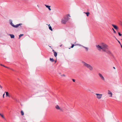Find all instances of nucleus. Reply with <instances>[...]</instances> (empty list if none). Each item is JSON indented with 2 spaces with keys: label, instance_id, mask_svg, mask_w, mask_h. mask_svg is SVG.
Listing matches in <instances>:
<instances>
[{
  "label": "nucleus",
  "instance_id": "nucleus-31",
  "mask_svg": "<svg viewBox=\"0 0 122 122\" xmlns=\"http://www.w3.org/2000/svg\"><path fill=\"white\" fill-rule=\"evenodd\" d=\"M68 16L70 17V16L69 14H68L67 15V17H68Z\"/></svg>",
  "mask_w": 122,
  "mask_h": 122
},
{
  "label": "nucleus",
  "instance_id": "nucleus-2",
  "mask_svg": "<svg viewBox=\"0 0 122 122\" xmlns=\"http://www.w3.org/2000/svg\"><path fill=\"white\" fill-rule=\"evenodd\" d=\"M82 63L83 64V66L88 68L90 71H92L93 70V68L92 66L88 64L86 62L82 61Z\"/></svg>",
  "mask_w": 122,
  "mask_h": 122
},
{
  "label": "nucleus",
  "instance_id": "nucleus-13",
  "mask_svg": "<svg viewBox=\"0 0 122 122\" xmlns=\"http://www.w3.org/2000/svg\"><path fill=\"white\" fill-rule=\"evenodd\" d=\"M54 56L55 57H56V56H57V53L55 51H54Z\"/></svg>",
  "mask_w": 122,
  "mask_h": 122
},
{
  "label": "nucleus",
  "instance_id": "nucleus-5",
  "mask_svg": "<svg viewBox=\"0 0 122 122\" xmlns=\"http://www.w3.org/2000/svg\"><path fill=\"white\" fill-rule=\"evenodd\" d=\"M98 74L100 79L102 80L103 81H105V78L102 74L100 73H99Z\"/></svg>",
  "mask_w": 122,
  "mask_h": 122
},
{
  "label": "nucleus",
  "instance_id": "nucleus-16",
  "mask_svg": "<svg viewBox=\"0 0 122 122\" xmlns=\"http://www.w3.org/2000/svg\"><path fill=\"white\" fill-rule=\"evenodd\" d=\"M84 13L87 16H89V12H84Z\"/></svg>",
  "mask_w": 122,
  "mask_h": 122
},
{
  "label": "nucleus",
  "instance_id": "nucleus-30",
  "mask_svg": "<svg viewBox=\"0 0 122 122\" xmlns=\"http://www.w3.org/2000/svg\"><path fill=\"white\" fill-rule=\"evenodd\" d=\"M5 95V93L3 94V98H4V96Z\"/></svg>",
  "mask_w": 122,
  "mask_h": 122
},
{
  "label": "nucleus",
  "instance_id": "nucleus-18",
  "mask_svg": "<svg viewBox=\"0 0 122 122\" xmlns=\"http://www.w3.org/2000/svg\"><path fill=\"white\" fill-rule=\"evenodd\" d=\"M49 29L51 31H52V28L51 27V26H49Z\"/></svg>",
  "mask_w": 122,
  "mask_h": 122
},
{
  "label": "nucleus",
  "instance_id": "nucleus-32",
  "mask_svg": "<svg viewBox=\"0 0 122 122\" xmlns=\"http://www.w3.org/2000/svg\"><path fill=\"white\" fill-rule=\"evenodd\" d=\"M49 27V26H51L50 25V24H49V25H48Z\"/></svg>",
  "mask_w": 122,
  "mask_h": 122
},
{
  "label": "nucleus",
  "instance_id": "nucleus-17",
  "mask_svg": "<svg viewBox=\"0 0 122 122\" xmlns=\"http://www.w3.org/2000/svg\"><path fill=\"white\" fill-rule=\"evenodd\" d=\"M0 115L3 118L5 119V118L3 115L1 114H0Z\"/></svg>",
  "mask_w": 122,
  "mask_h": 122
},
{
  "label": "nucleus",
  "instance_id": "nucleus-27",
  "mask_svg": "<svg viewBox=\"0 0 122 122\" xmlns=\"http://www.w3.org/2000/svg\"><path fill=\"white\" fill-rule=\"evenodd\" d=\"M61 76H66L64 74H63V75H61Z\"/></svg>",
  "mask_w": 122,
  "mask_h": 122
},
{
  "label": "nucleus",
  "instance_id": "nucleus-15",
  "mask_svg": "<svg viewBox=\"0 0 122 122\" xmlns=\"http://www.w3.org/2000/svg\"><path fill=\"white\" fill-rule=\"evenodd\" d=\"M82 47L84 48L86 51H87L88 50V47H85L83 46H82Z\"/></svg>",
  "mask_w": 122,
  "mask_h": 122
},
{
  "label": "nucleus",
  "instance_id": "nucleus-39",
  "mask_svg": "<svg viewBox=\"0 0 122 122\" xmlns=\"http://www.w3.org/2000/svg\"><path fill=\"white\" fill-rule=\"evenodd\" d=\"M56 61H55V63H56Z\"/></svg>",
  "mask_w": 122,
  "mask_h": 122
},
{
  "label": "nucleus",
  "instance_id": "nucleus-36",
  "mask_svg": "<svg viewBox=\"0 0 122 122\" xmlns=\"http://www.w3.org/2000/svg\"><path fill=\"white\" fill-rule=\"evenodd\" d=\"M118 42H119V43L120 44V42L119 41H118Z\"/></svg>",
  "mask_w": 122,
  "mask_h": 122
},
{
  "label": "nucleus",
  "instance_id": "nucleus-19",
  "mask_svg": "<svg viewBox=\"0 0 122 122\" xmlns=\"http://www.w3.org/2000/svg\"><path fill=\"white\" fill-rule=\"evenodd\" d=\"M21 114L22 115H24V112L22 111H21Z\"/></svg>",
  "mask_w": 122,
  "mask_h": 122
},
{
  "label": "nucleus",
  "instance_id": "nucleus-11",
  "mask_svg": "<svg viewBox=\"0 0 122 122\" xmlns=\"http://www.w3.org/2000/svg\"><path fill=\"white\" fill-rule=\"evenodd\" d=\"M45 5L46 7L48 9H49V10H51V9L50 8V7H51L50 6L47 5Z\"/></svg>",
  "mask_w": 122,
  "mask_h": 122
},
{
  "label": "nucleus",
  "instance_id": "nucleus-28",
  "mask_svg": "<svg viewBox=\"0 0 122 122\" xmlns=\"http://www.w3.org/2000/svg\"><path fill=\"white\" fill-rule=\"evenodd\" d=\"M0 88L1 89L2 88V87L0 85Z\"/></svg>",
  "mask_w": 122,
  "mask_h": 122
},
{
  "label": "nucleus",
  "instance_id": "nucleus-9",
  "mask_svg": "<svg viewBox=\"0 0 122 122\" xmlns=\"http://www.w3.org/2000/svg\"><path fill=\"white\" fill-rule=\"evenodd\" d=\"M10 24L13 27L14 25L12 23V21L11 20H9Z\"/></svg>",
  "mask_w": 122,
  "mask_h": 122
},
{
  "label": "nucleus",
  "instance_id": "nucleus-40",
  "mask_svg": "<svg viewBox=\"0 0 122 122\" xmlns=\"http://www.w3.org/2000/svg\"><path fill=\"white\" fill-rule=\"evenodd\" d=\"M62 45H60V46H61Z\"/></svg>",
  "mask_w": 122,
  "mask_h": 122
},
{
  "label": "nucleus",
  "instance_id": "nucleus-42",
  "mask_svg": "<svg viewBox=\"0 0 122 122\" xmlns=\"http://www.w3.org/2000/svg\"><path fill=\"white\" fill-rule=\"evenodd\" d=\"M0 114H1L0 113Z\"/></svg>",
  "mask_w": 122,
  "mask_h": 122
},
{
  "label": "nucleus",
  "instance_id": "nucleus-38",
  "mask_svg": "<svg viewBox=\"0 0 122 122\" xmlns=\"http://www.w3.org/2000/svg\"><path fill=\"white\" fill-rule=\"evenodd\" d=\"M53 51L54 52V51H54V50H53Z\"/></svg>",
  "mask_w": 122,
  "mask_h": 122
},
{
  "label": "nucleus",
  "instance_id": "nucleus-21",
  "mask_svg": "<svg viewBox=\"0 0 122 122\" xmlns=\"http://www.w3.org/2000/svg\"><path fill=\"white\" fill-rule=\"evenodd\" d=\"M76 44H75V45H74V44H73V45H72V46H71V48H73V47H74V46H76Z\"/></svg>",
  "mask_w": 122,
  "mask_h": 122
},
{
  "label": "nucleus",
  "instance_id": "nucleus-6",
  "mask_svg": "<svg viewBox=\"0 0 122 122\" xmlns=\"http://www.w3.org/2000/svg\"><path fill=\"white\" fill-rule=\"evenodd\" d=\"M107 94L109 95V97H112L113 94L112 92L110 90H108Z\"/></svg>",
  "mask_w": 122,
  "mask_h": 122
},
{
  "label": "nucleus",
  "instance_id": "nucleus-37",
  "mask_svg": "<svg viewBox=\"0 0 122 122\" xmlns=\"http://www.w3.org/2000/svg\"><path fill=\"white\" fill-rule=\"evenodd\" d=\"M121 48H122V46L121 45Z\"/></svg>",
  "mask_w": 122,
  "mask_h": 122
},
{
  "label": "nucleus",
  "instance_id": "nucleus-41",
  "mask_svg": "<svg viewBox=\"0 0 122 122\" xmlns=\"http://www.w3.org/2000/svg\"><path fill=\"white\" fill-rule=\"evenodd\" d=\"M37 6H38V7H39V6H38V5H37Z\"/></svg>",
  "mask_w": 122,
  "mask_h": 122
},
{
  "label": "nucleus",
  "instance_id": "nucleus-1",
  "mask_svg": "<svg viewBox=\"0 0 122 122\" xmlns=\"http://www.w3.org/2000/svg\"><path fill=\"white\" fill-rule=\"evenodd\" d=\"M96 46L97 49L99 51L102 49L103 51L108 54H111V53L109 50L108 46L105 44L102 43H101V46L96 45Z\"/></svg>",
  "mask_w": 122,
  "mask_h": 122
},
{
  "label": "nucleus",
  "instance_id": "nucleus-26",
  "mask_svg": "<svg viewBox=\"0 0 122 122\" xmlns=\"http://www.w3.org/2000/svg\"><path fill=\"white\" fill-rule=\"evenodd\" d=\"M76 45H78L79 46H82L81 45L79 44H77Z\"/></svg>",
  "mask_w": 122,
  "mask_h": 122
},
{
  "label": "nucleus",
  "instance_id": "nucleus-25",
  "mask_svg": "<svg viewBox=\"0 0 122 122\" xmlns=\"http://www.w3.org/2000/svg\"><path fill=\"white\" fill-rule=\"evenodd\" d=\"M5 92L6 93V96L7 97L8 96V92Z\"/></svg>",
  "mask_w": 122,
  "mask_h": 122
},
{
  "label": "nucleus",
  "instance_id": "nucleus-8",
  "mask_svg": "<svg viewBox=\"0 0 122 122\" xmlns=\"http://www.w3.org/2000/svg\"><path fill=\"white\" fill-rule=\"evenodd\" d=\"M22 23H20L18 24H17L15 25H14V26H13V27L15 28H17L19 26L22 25Z\"/></svg>",
  "mask_w": 122,
  "mask_h": 122
},
{
  "label": "nucleus",
  "instance_id": "nucleus-4",
  "mask_svg": "<svg viewBox=\"0 0 122 122\" xmlns=\"http://www.w3.org/2000/svg\"><path fill=\"white\" fill-rule=\"evenodd\" d=\"M96 97L98 99H100L102 97V94L99 93H96Z\"/></svg>",
  "mask_w": 122,
  "mask_h": 122
},
{
  "label": "nucleus",
  "instance_id": "nucleus-23",
  "mask_svg": "<svg viewBox=\"0 0 122 122\" xmlns=\"http://www.w3.org/2000/svg\"><path fill=\"white\" fill-rule=\"evenodd\" d=\"M112 30H113L114 33H116V31L113 28H112Z\"/></svg>",
  "mask_w": 122,
  "mask_h": 122
},
{
  "label": "nucleus",
  "instance_id": "nucleus-3",
  "mask_svg": "<svg viewBox=\"0 0 122 122\" xmlns=\"http://www.w3.org/2000/svg\"><path fill=\"white\" fill-rule=\"evenodd\" d=\"M69 19L68 17L64 18L61 20V22L62 24H65L66 22Z\"/></svg>",
  "mask_w": 122,
  "mask_h": 122
},
{
  "label": "nucleus",
  "instance_id": "nucleus-33",
  "mask_svg": "<svg viewBox=\"0 0 122 122\" xmlns=\"http://www.w3.org/2000/svg\"><path fill=\"white\" fill-rule=\"evenodd\" d=\"M113 68L114 69H115V67H113Z\"/></svg>",
  "mask_w": 122,
  "mask_h": 122
},
{
  "label": "nucleus",
  "instance_id": "nucleus-14",
  "mask_svg": "<svg viewBox=\"0 0 122 122\" xmlns=\"http://www.w3.org/2000/svg\"><path fill=\"white\" fill-rule=\"evenodd\" d=\"M50 61L52 62H53L54 61V60L53 58H51L50 59Z\"/></svg>",
  "mask_w": 122,
  "mask_h": 122
},
{
  "label": "nucleus",
  "instance_id": "nucleus-35",
  "mask_svg": "<svg viewBox=\"0 0 122 122\" xmlns=\"http://www.w3.org/2000/svg\"><path fill=\"white\" fill-rule=\"evenodd\" d=\"M121 24L122 26V22L121 23Z\"/></svg>",
  "mask_w": 122,
  "mask_h": 122
},
{
  "label": "nucleus",
  "instance_id": "nucleus-12",
  "mask_svg": "<svg viewBox=\"0 0 122 122\" xmlns=\"http://www.w3.org/2000/svg\"><path fill=\"white\" fill-rule=\"evenodd\" d=\"M9 35L10 36L11 38H14V36L13 34H9Z\"/></svg>",
  "mask_w": 122,
  "mask_h": 122
},
{
  "label": "nucleus",
  "instance_id": "nucleus-24",
  "mask_svg": "<svg viewBox=\"0 0 122 122\" xmlns=\"http://www.w3.org/2000/svg\"><path fill=\"white\" fill-rule=\"evenodd\" d=\"M118 34L119 35V36H122V34H121L120 33L118 32Z\"/></svg>",
  "mask_w": 122,
  "mask_h": 122
},
{
  "label": "nucleus",
  "instance_id": "nucleus-22",
  "mask_svg": "<svg viewBox=\"0 0 122 122\" xmlns=\"http://www.w3.org/2000/svg\"><path fill=\"white\" fill-rule=\"evenodd\" d=\"M0 65L1 66H4V67H6V68H7V67L6 66H5L3 65H2V64H0Z\"/></svg>",
  "mask_w": 122,
  "mask_h": 122
},
{
  "label": "nucleus",
  "instance_id": "nucleus-10",
  "mask_svg": "<svg viewBox=\"0 0 122 122\" xmlns=\"http://www.w3.org/2000/svg\"><path fill=\"white\" fill-rule=\"evenodd\" d=\"M112 25L115 29L117 30L118 29V27L116 25L113 24H112Z\"/></svg>",
  "mask_w": 122,
  "mask_h": 122
},
{
  "label": "nucleus",
  "instance_id": "nucleus-7",
  "mask_svg": "<svg viewBox=\"0 0 122 122\" xmlns=\"http://www.w3.org/2000/svg\"><path fill=\"white\" fill-rule=\"evenodd\" d=\"M55 107L57 110H60L61 111H63V110L58 105H56L55 106Z\"/></svg>",
  "mask_w": 122,
  "mask_h": 122
},
{
  "label": "nucleus",
  "instance_id": "nucleus-20",
  "mask_svg": "<svg viewBox=\"0 0 122 122\" xmlns=\"http://www.w3.org/2000/svg\"><path fill=\"white\" fill-rule=\"evenodd\" d=\"M23 35V34H20L19 35V38H20L21 36Z\"/></svg>",
  "mask_w": 122,
  "mask_h": 122
},
{
  "label": "nucleus",
  "instance_id": "nucleus-29",
  "mask_svg": "<svg viewBox=\"0 0 122 122\" xmlns=\"http://www.w3.org/2000/svg\"><path fill=\"white\" fill-rule=\"evenodd\" d=\"M72 80L73 81V82H75V79H72Z\"/></svg>",
  "mask_w": 122,
  "mask_h": 122
},
{
  "label": "nucleus",
  "instance_id": "nucleus-34",
  "mask_svg": "<svg viewBox=\"0 0 122 122\" xmlns=\"http://www.w3.org/2000/svg\"><path fill=\"white\" fill-rule=\"evenodd\" d=\"M8 97H10V95H9V94L8 93Z\"/></svg>",
  "mask_w": 122,
  "mask_h": 122
}]
</instances>
